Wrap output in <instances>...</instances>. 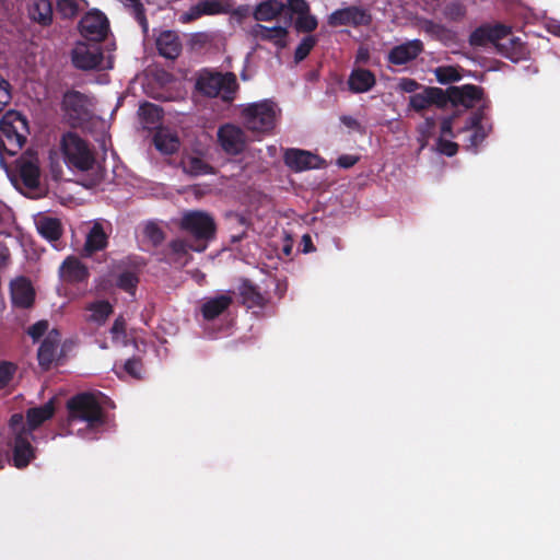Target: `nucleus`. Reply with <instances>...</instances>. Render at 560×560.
I'll return each mask as SVG.
<instances>
[{
  "label": "nucleus",
  "instance_id": "obj_60",
  "mask_svg": "<svg viewBox=\"0 0 560 560\" xmlns=\"http://www.w3.org/2000/svg\"><path fill=\"white\" fill-rule=\"evenodd\" d=\"M340 119H341L342 124L346 125L347 127H350V128L358 127V121L351 116H342Z\"/></svg>",
  "mask_w": 560,
  "mask_h": 560
},
{
  "label": "nucleus",
  "instance_id": "obj_26",
  "mask_svg": "<svg viewBox=\"0 0 560 560\" xmlns=\"http://www.w3.org/2000/svg\"><path fill=\"white\" fill-rule=\"evenodd\" d=\"M254 33L260 39L271 42L279 48H283L287 46L288 30L285 27H268L257 24L254 28Z\"/></svg>",
  "mask_w": 560,
  "mask_h": 560
},
{
  "label": "nucleus",
  "instance_id": "obj_18",
  "mask_svg": "<svg viewBox=\"0 0 560 560\" xmlns=\"http://www.w3.org/2000/svg\"><path fill=\"white\" fill-rule=\"evenodd\" d=\"M35 298L34 289L25 278H18L11 282V300L15 307H31Z\"/></svg>",
  "mask_w": 560,
  "mask_h": 560
},
{
  "label": "nucleus",
  "instance_id": "obj_33",
  "mask_svg": "<svg viewBox=\"0 0 560 560\" xmlns=\"http://www.w3.org/2000/svg\"><path fill=\"white\" fill-rule=\"evenodd\" d=\"M184 171L190 175L198 176L212 172V167L202 159L197 156H188L183 161Z\"/></svg>",
  "mask_w": 560,
  "mask_h": 560
},
{
  "label": "nucleus",
  "instance_id": "obj_21",
  "mask_svg": "<svg viewBox=\"0 0 560 560\" xmlns=\"http://www.w3.org/2000/svg\"><path fill=\"white\" fill-rule=\"evenodd\" d=\"M60 278L66 282H81L86 279L88 268L75 257H68L59 268Z\"/></svg>",
  "mask_w": 560,
  "mask_h": 560
},
{
  "label": "nucleus",
  "instance_id": "obj_61",
  "mask_svg": "<svg viewBox=\"0 0 560 560\" xmlns=\"http://www.w3.org/2000/svg\"><path fill=\"white\" fill-rule=\"evenodd\" d=\"M357 59L359 61L365 62L369 59V50L366 48H360L358 50Z\"/></svg>",
  "mask_w": 560,
  "mask_h": 560
},
{
  "label": "nucleus",
  "instance_id": "obj_43",
  "mask_svg": "<svg viewBox=\"0 0 560 560\" xmlns=\"http://www.w3.org/2000/svg\"><path fill=\"white\" fill-rule=\"evenodd\" d=\"M139 115L148 118L145 127L149 128L160 119V109L153 104H144L140 106Z\"/></svg>",
  "mask_w": 560,
  "mask_h": 560
},
{
  "label": "nucleus",
  "instance_id": "obj_15",
  "mask_svg": "<svg viewBox=\"0 0 560 560\" xmlns=\"http://www.w3.org/2000/svg\"><path fill=\"white\" fill-rule=\"evenodd\" d=\"M62 105L70 119L82 120L89 116L91 101L86 95L71 91L65 94Z\"/></svg>",
  "mask_w": 560,
  "mask_h": 560
},
{
  "label": "nucleus",
  "instance_id": "obj_38",
  "mask_svg": "<svg viewBox=\"0 0 560 560\" xmlns=\"http://www.w3.org/2000/svg\"><path fill=\"white\" fill-rule=\"evenodd\" d=\"M490 34V26H481L471 33L469 43L471 46H487L491 44Z\"/></svg>",
  "mask_w": 560,
  "mask_h": 560
},
{
  "label": "nucleus",
  "instance_id": "obj_58",
  "mask_svg": "<svg viewBox=\"0 0 560 560\" xmlns=\"http://www.w3.org/2000/svg\"><path fill=\"white\" fill-rule=\"evenodd\" d=\"M424 31L428 32V33H431V34H439L440 32L443 31L442 26H440L439 24H435L431 21H427L424 23Z\"/></svg>",
  "mask_w": 560,
  "mask_h": 560
},
{
  "label": "nucleus",
  "instance_id": "obj_36",
  "mask_svg": "<svg viewBox=\"0 0 560 560\" xmlns=\"http://www.w3.org/2000/svg\"><path fill=\"white\" fill-rule=\"evenodd\" d=\"M170 247L172 249V252L176 255H185L187 254L189 250H195V252H203L206 250L207 248V245L206 244H190L188 243L187 241L185 240H180V238H177V240H174L171 244H170Z\"/></svg>",
  "mask_w": 560,
  "mask_h": 560
},
{
  "label": "nucleus",
  "instance_id": "obj_55",
  "mask_svg": "<svg viewBox=\"0 0 560 560\" xmlns=\"http://www.w3.org/2000/svg\"><path fill=\"white\" fill-rule=\"evenodd\" d=\"M399 90L407 93H412L418 90L419 83L413 79L402 78L398 83Z\"/></svg>",
  "mask_w": 560,
  "mask_h": 560
},
{
  "label": "nucleus",
  "instance_id": "obj_40",
  "mask_svg": "<svg viewBox=\"0 0 560 560\" xmlns=\"http://www.w3.org/2000/svg\"><path fill=\"white\" fill-rule=\"evenodd\" d=\"M316 44L314 36H306L302 39L294 52V59L296 62L302 61Z\"/></svg>",
  "mask_w": 560,
  "mask_h": 560
},
{
  "label": "nucleus",
  "instance_id": "obj_27",
  "mask_svg": "<svg viewBox=\"0 0 560 560\" xmlns=\"http://www.w3.org/2000/svg\"><path fill=\"white\" fill-rule=\"evenodd\" d=\"M349 88L355 93H364L375 84L374 74L366 69H355L351 72L348 81Z\"/></svg>",
  "mask_w": 560,
  "mask_h": 560
},
{
  "label": "nucleus",
  "instance_id": "obj_17",
  "mask_svg": "<svg viewBox=\"0 0 560 560\" xmlns=\"http://www.w3.org/2000/svg\"><path fill=\"white\" fill-rule=\"evenodd\" d=\"M233 302V293L221 292L205 300L201 305V314L205 319L211 320L225 312Z\"/></svg>",
  "mask_w": 560,
  "mask_h": 560
},
{
  "label": "nucleus",
  "instance_id": "obj_23",
  "mask_svg": "<svg viewBox=\"0 0 560 560\" xmlns=\"http://www.w3.org/2000/svg\"><path fill=\"white\" fill-rule=\"evenodd\" d=\"M28 18L43 25H49L52 21V7L49 0H30L27 5Z\"/></svg>",
  "mask_w": 560,
  "mask_h": 560
},
{
  "label": "nucleus",
  "instance_id": "obj_3",
  "mask_svg": "<svg viewBox=\"0 0 560 560\" xmlns=\"http://www.w3.org/2000/svg\"><path fill=\"white\" fill-rule=\"evenodd\" d=\"M26 118L16 110L7 112L0 119V163H3V152L16 154L23 147L28 135Z\"/></svg>",
  "mask_w": 560,
  "mask_h": 560
},
{
  "label": "nucleus",
  "instance_id": "obj_1",
  "mask_svg": "<svg viewBox=\"0 0 560 560\" xmlns=\"http://www.w3.org/2000/svg\"><path fill=\"white\" fill-rule=\"evenodd\" d=\"M55 412L54 401L49 400L40 407L31 408L26 412V420L21 413H15L9 422L10 446L13 451L14 466L26 467L35 457L33 431L43 422L50 419Z\"/></svg>",
  "mask_w": 560,
  "mask_h": 560
},
{
  "label": "nucleus",
  "instance_id": "obj_44",
  "mask_svg": "<svg viewBox=\"0 0 560 560\" xmlns=\"http://www.w3.org/2000/svg\"><path fill=\"white\" fill-rule=\"evenodd\" d=\"M143 234L153 245H158L164 240L163 231L152 222L145 224Z\"/></svg>",
  "mask_w": 560,
  "mask_h": 560
},
{
  "label": "nucleus",
  "instance_id": "obj_50",
  "mask_svg": "<svg viewBox=\"0 0 560 560\" xmlns=\"http://www.w3.org/2000/svg\"><path fill=\"white\" fill-rule=\"evenodd\" d=\"M124 369L132 377L139 378L141 376L142 366L140 361L136 359L127 360L125 362Z\"/></svg>",
  "mask_w": 560,
  "mask_h": 560
},
{
  "label": "nucleus",
  "instance_id": "obj_52",
  "mask_svg": "<svg viewBox=\"0 0 560 560\" xmlns=\"http://www.w3.org/2000/svg\"><path fill=\"white\" fill-rule=\"evenodd\" d=\"M47 328L48 323L46 320H39L36 324L32 325L28 328L27 332L34 340H37L46 332Z\"/></svg>",
  "mask_w": 560,
  "mask_h": 560
},
{
  "label": "nucleus",
  "instance_id": "obj_39",
  "mask_svg": "<svg viewBox=\"0 0 560 560\" xmlns=\"http://www.w3.org/2000/svg\"><path fill=\"white\" fill-rule=\"evenodd\" d=\"M294 25L300 32H312L317 27V20L308 11L307 13L296 16Z\"/></svg>",
  "mask_w": 560,
  "mask_h": 560
},
{
  "label": "nucleus",
  "instance_id": "obj_62",
  "mask_svg": "<svg viewBox=\"0 0 560 560\" xmlns=\"http://www.w3.org/2000/svg\"><path fill=\"white\" fill-rule=\"evenodd\" d=\"M9 256L8 249H0V265L4 264Z\"/></svg>",
  "mask_w": 560,
  "mask_h": 560
},
{
  "label": "nucleus",
  "instance_id": "obj_16",
  "mask_svg": "<svg viewBox=\"0 0 560 560\" xmlns=\"http://www.w3.org/2000/svg\"><path fill=\"white\" fill-rule=\"evenodd\" d=\"M16 166L19 174L26 187L36 188L39 185L40 172L38 160L33 153L26 152L23 154L16 161Z\"/></svg>",
  "mask_w": 560,
  "mask_h": 560
},
{
  "label": "nucleus",
  "instance_id": "obj_13",
  "mask_svg": "<svg viewBox=\"0 0 560 560\" xmlns=\"http://www.w3.org/2000/svg\"><path fill=\"white\" fill-rule=\"evenodd\" d=\"M284 162L295 172L319 168L324 164V161L318 155L301 149L285 150Z\"/></svg>",
  "mask_w": 560,
  "mask_h": 560
},
{
  "label": "nucleus",
  "instance_id": "obj_54",
  "mask_svg": "<svg viewBox=\"0 0 560 560\" xmlns=\"http://www.w3.org/2000/svg\"><path fill=\"white\" fill-rule=\"evenodd\" d=\"M125 327H126V323H125L124 318L122 317L116 318V320L110 329V334H112L114 340L119 341L121 339V337L125 334Z\"/></svg>",
  "mask_w": 560,
  "mask_h": 560
},
{
  "label": "nucleus",
  "instance_id": "obj_37",
  "mask_svg": "<svg viewBox=\"0 0 560 560\" xmlns=\"http://www.w3.org/2000/svg\"><path fill=\"white\" fill-rule=\"evenodd\" d=\"M81 0H57V12L66 19L74 18L80 11Z\"/></svg>",
  "mask_w": 560,
  "mask_h": 560
},
{
  "label": "nucleus",
  "instance_id": "obj_45",
  "mask_svg": "<svg viewBox=\"0 0 560 560\" xmlns=\"http://www.w3.org/2000/svg\"><path fill=\"white\" fill-rule=\"evenodd\" d=\"M444 15L448 20L460 21L466 15V8L462 3L452 2L445 8Z\"/></svg>",
  "mask_w": 560,
  "mask_h": 560
},
{
  "label": "nucleus",
  "instance_id": "obj_2",
  "mask_svg": "<svg viewBox=\"0 0 560 560\" xmlns=\"http://www.w3.org/2000/svg\"><path fill=\"white\" fill-rule=\"evenodd\" d=\"M68 424L71 432L84 434L102 427L105 416L101 407L98 396L91 393H82L72 397L68 404Z\"/></svg>",
  "mask_w": 560,
  "mask_h": 560
},
{
  "label": "nucleus",
  "instance_id": "obj_63",
  "mask_svg": "<svg viewBox=\"0 0 560 560\" xmlns=\"http://www.w3.org/2000/svg\"><path fill=\"white\" fill-rule=\"evenodd\" d=\"M303 242L305 244L304 252H306V253L310 252L311 248L308 247V244H311V236L307 234L303 235Z\"/></svg>",
  "mask_w": 560,
  "mask_h": 560
},
{
  "label": "nucleus",
  "instance_id": "obj_7",
  "mask_svg": "<svg viewBox=\"0 0 560 560\" xmlns=\"http://www.w3.org/2000/svg\"><path fill=\"white\" fill-rule=\"evenodd\" d=\"M61 147L65 161L69 166L81 171L92 167L94 158L88 144L80 137L74 133L63 136Z\"/></svg>",
  "mask_w": 560,
  "mask_h": 560
},
{
  "label": "nucleus",
  "instance_id": "obj_11",
  "mask_svg": "<svg viewBox=\"0 0 560 560\" xmlns=\"http://www.w3.org/2000/svg\"><path fill=\"white\" fill-rule=\"evenodd\" d=\"M81 34L89 40L101 42L103 40L108 31V20L100 11H91L86 13L80 22Z\"/></svg>",
  "mask_w": 560,
  "mask_h": 560
},
{
  "label": "nucleus",
  "instance_id": "obj_30",
  "mask_svg": "<svg viewBox=\"0 0 560 560\" xmlns=\"http://www.w3.org/2000/svg\"><path fill=\"white\" fill-rule=\"evenodd\" d=\"M36 229L43 237L50 242L57 241L62 233L60 221L51 217H39L36 220Z\"/></svg>",
  "mask_w": 560,
  "mask_h": 560
},
{
  "label": "nucleus",
  "instance_id": "obj_14",
  "mask_svg": "<svg viewBox=\"0 0 560 560\" xmlns=\"http://www.w3.org/2000/svg\"><path fill=\"white\" fill-rule=\"evenodd\" d=\"M423 51V43L420 39L407 40L393 47L387 60L395 66H402L415 60Z\"/></svg>",
  "mask_w": 560,
  "mask_h": 560
},
{
  "label": "nucleus",
  "instance_id": "obj_57",
  "mask_svg": "<svg viewBox=\"0 0 560 560\" xmlns=\"http://www.w3.org/2000/svg\"><path fill=\"white\" fill-rule=\"evenodd\" d=\"M358 160L359 159L355 155L343 154V155L338 158L337 164L340 167L349 168V167L353 166L358 162Z\"/></svg>",
  "mask_w": 560,
  "mask_h": 560
},
{
  "label": "nucleus",
  "instance_id": "obj_6",
  "mask_svg": "<svg viewBox=\"0 0 560 560\" xmlns=\"http://www.w3.org/2000/svg\"><path fill=\"white\" fill-rule=\"evenodd\" d=\"M73 65L82 70H108L113 68V57L104 56L96 45L79 43L72 50Z\"/></svg>",
  "mask_w": 560,
  "mask_h": 560
},
{
  "label": "nucleus",
  "instance_id": "obj_8",
  "mask_svg": "<svg viewBox=\"0 0 560 560\" xmlns=\"http://www.w3.org/2000/svg\"><path fill=\"white\" fill-rule=\"evenodd\" d=\"M182 228L195 237L197 244H208L215 235L214 219L203 211H188L182 218Z\"/></svg>",
  "mask_w": 560,
  "mask_h": 560
},
{
  "label": "nucleus",
  "instance_id": "obj_19",
  "mask_svg": "<svg viewBox=\"0 0 560 560\" xmlns=\"http://www.w3.org/2000/svg\"><path fill=\"white\" fill-rule=\"evenodd\" d=\"M481 89L471 84L454 86L450 90V100L456 105L472 107L481 98Z\"/></svg>",
  "mask_w": 560,
  "mask_h": 560
},
{
  "label": "nucleus",
  "instance_id": "obj_10",
  "mask_svg": "<svg viewBox=\"0 0 560 560\" xmlns=\"http://www.w3.org/2000/svg\"><path fill=\"white\" fill-rule=\"evenodd\" d=\"M217 137L222 150L232 155L241 153L247 143V135L243 128L231 122L219 127Z\"/></svg>",
  "mask_w": 560,
  "mask_h": 560
},
{
  "label": "nucleus",
  "instance_id": "obj_12",
  "mask_svg": "<svg viewBox=\"0 0 560 560\" xmlns=\"http://www.w3.org/2000/svg\"><path fill=\"white\" fill-rule=\"evenodd\" d=\"M110 224L103 221H94L85 235L83 252L85 256H91L95 252L103 250L108 244V234Z\"/></svg>",
  "mask_w": 560,
  "mask_h": 560
},
{
  "label": "nucleus",
  "instance_id": "obj_9",
  "mask_svg": "<svg viewBox=\"0 0 560 560\" xmlns=\"http://www.w3.org/2000/svg\"><path fill=\"white\" fill-rule=\"evenodd\" d=\"M372 16L366 9L351 5L338 9L329 14L327 23L332 27L338 26H366L371 23Z\"/></svg>",
  "mask_w": 560,
  "mask_h": 560
},
{
  "label": "nucleus",
  "instance_id": "obj_35",
  "mask_svg": "<svg viewBox=\"0 0 560 560\" xmlns=\"http://www.w3.org/2000/svg\"><path fill=\"white\" fill-rule=\"evenodd\" d=\"M436 80L441 84H448L460 80L458 70L452 66H442L434 69Z\"/></svg>",
  "mask_w": 560,
  "mask_h": 560
},
{
  "label": "nucleus",
  "instance_id": "obj_25",
  "mask_svg": "<svg viewBox=\"0 0 560 560\" xmlns=\"http://www.w3.org/2000/svg\"><path fill=\"white\" fill-rule=\"evenodd\" d=\"M155 148L163 154H173L179 148V139L176 132L166 128L159 129L153 138Z\"/></svg>",
  "mask_w": 560,
  "mask_h": 560
},
{
  "label": "nucleus",
  "instance_id": "obj_48",
  "mask_svg": "<svg viewBox=\"0 0 560 560\" xmlns=\"http://www.w3.org/2000/svg\"><path fill=\"white\" fill-rule=\"evenodd\" d=\"M15 373V366L12 363H0V389L10 384Z\"/></svg>",
  "mask_w": 560,
  "mask_h": 560
},
{
  "label": "nucleus",
  "instance_id": "obj_31",
  "mask_svg": "<svg viewBox=\"0 0 560 560\" xmlns=\"http://www.w3.org/2000/svg\"><path fill=\"white\" fill-rule=\"evenodd\" d=\"M283 9L284 4L278 0H265L255 8L254 18L257 21H271L276 19Z\"/></svg>",
  "mask_w": 560,
  "mask_h": 560
},
{
  "label": "nucleus",
  "instance_id": "obj_49",
  "mask_svg": "<svg viewBox=\"0 0 560 560\" xmlns=\"http://www.w3.org/2000/svg\"><path fill=\"white\" fill-rule=\"evenodd\" d=\"M202 15H203V13H202L201 7H200V4L198 2L197 4L190 7L188 11L184 12L179 16V21L183 22V23H188L190 21L199 19Z\"/></svg>",
  "mask_w": 560,
  "mask_h": 560
},
{
  "label": "nucleus",
  "instance_id": "obj_41",
  "mask_svg": "<svg viewBox=\"0 0 560 560\" xmlns=\"http://www.w3.org/2000/svg\"><path fill=\"white\" fill-rule=\"evenodd\" d=\"M490 32L491 44L495 46L497 49L500 46V44L503 43L511 35L510 27L504 25L490 26Z\"/></svg>",
  "mask_w": 560,
  "mask_h": 560
},
{
  "label": "nucleus",
  "instance_id": "obj_56",
  "mask_svg": "<svg viewBox=\"0 0 560 560\" xmlns=\"http://www.w3.org/2000/svg\"><path fill=\"white\" fill-rule=\"evenodd\" d=\"M439 150L441 153L452 156L457 152V144L455 142L441 139L439 141Z\"/></svg>",
  "mask_w": 560,
  "mask_h": 560
},
{
  "label": "nucleus",
  "instance_id": "obj_20",
  "mask_svg": "<svg viewBox=\"0 0 560 560\" xmlns=\"http://www.w3.org/2000/svg\"><path fill=\"white\" fill-rule=\"evenodd\" d=\"M159 54L167 59H175L182 49L178 35L173 31H163L156 37Z\"/></svg>",
  "mask_w": 560,
  "mask_h": 560
},
{
  "label": "nucleus",
  "instance_id": "obj_51",
  "mask_svg": "<svg viewBox=\"0 0 560 560\" xmlns=\"http://www.w3.org/2000/svg\"><path fill=\"white\" fill-rule=\"evenodd\" d=\"M10 100L9 83L0 75V112L9 104Z\"/></svg>",
  "mask_w": 560,
  "mask_h": 560
},
{
  "label": "nucleus",
  "instance_id": "obj_28",
  "mask_svg": "<svg viewBox=\"0 0 560 560\" xmlns=\"http://www.w3.org/2000/svg\"><path fill=\"white\" fill-rule=\"evenodd\" d=\"M490 130L491 126L482 124L480 115H474L470 118L469 126L466 128V131L469 132L467 139L469 147L477 148L486 139Z\"/></svg>",
  "mask_w": 560,
  "mask_h": 560
},
{
  "label": "nucleus",
  "instance_id": "obj_64",
  "mask_svg": "<svg viewBox=\"0 0 560 560\" xmlns=\"http://www.w3.org/2000/svg\"><path fill=\"white\" fill-rule=\"evenodd\" d=\"M284 252H285V254H287V255H289V254H290V252H291V247H290V246H285V247H284Z\"/></svg>",
  "mask_w": 560,
  "mask_h": 560
},
{
  "label": "nucleus",
  "instance_id": "obj_42",
  "mask_svg": "<svg viewBox=\"0 0 560 560\" xmlns=\"http://www.w3.org/2000/svg\"><path fill=\"white\" fill-rule=\"evenodd\" d=\"M199 4L203 15H213L226 12L225 5L218 0H202Z\"/></svg>",
  "mask_w": 560,
  "mask_h": 560
},
{
  "label": "nucleus",
  "instance_id": "obj_53",
  "mask_svg": "<svg viewBox=\"0 0 560 560\" xmlns=\"http://www.w3.org/2000/svg\"><path fill=\"white\" fill-rule=\"evenodd\" d=\"M288 7L298 16L310 11V5L305 0H289Z\"/></svg>",
  "mask_w": 560,
  "mask_h": 560
},
{
  "label": "nucleus",
  "instance_id": "obj_22",
  "mask_svg": "<svg viewBox=\"0 0 560 560\" xmlns=\"http://www.w3.org/2000/svg\"><path fill=\"white\" fill-rule=\"evenodd\" d=\"M410 106L416 110H422L433 104L445 103L443 91L438 88L425 89L422 93H417L410 96Z\"/></svg>",
  "mask_w": 560,
  "mask_h": 560
},
{
  "label": "nucleus",
  "instance_id": "obj_24",
  "mask_svg": "<svg viewBox=\"0 0 560 560\" xmlns=\"http://www.w3.org/2000/svg\"><path fill=\"white\" fill-rule=\"evenodd\" d=\"M58 346L59 332L54 329L46 336L38 349V361L43 368H49L56 357Z\"/></svg>",
  "mask_w": 560,
  "mask_h": 560
},
{
  "label": "nucleus",
  "instance_id": "obj_32",
  "mask_svg": "<svg viewBox=\"0 0 560 560\" xmlns=\"http://www.w3.org/2000/svg\"><path fill=\"white\" fill-rule=\"evenodd\" d=\"M240 294L243 303L249 308L256 306L260 307L266 303L264 294L249 281L242 282L240 287Z\"/></svg>",
  "mask_w": 560,
  "mask_h": 560
},
{
  "label": "nucleus",
  "instance_id": "obj_34",
  "mask_svg": "<svg viewBox=\"0 0 560 560\" xmlns=\"http://www.w3.org/2000/svg\"><path fill=\"white\" fill-rule=\"evenodd\" d=\"M90 319L98 324L104 323L106 318L112 314L113 308L108 302L100 301L91 305Z\"/></svg>",
  "mask_w": 560,
  "mask_h": 560
},
{
  "label": "nucleus",
  "instance_id": "obj_4",
  "mask_svg": "<svg viewBox=\"0 0 560 560\" xmlns=\"http://www.w3.org/2000/svg\"><path fill=\"white\" fill-rule=\"evenodd\" d=\"M279 113L278 106L269 100L240 106V114L245 128L259 135L269 133L276 127Z\"/></svg>",
  "mask_w": 560,
  "mask_h": 560
},
{
  "label": "nucleus",
  "instance_id": "obj_59",
  "mask_svg": "<svg viewBox=\"0 0 560 560\" xmlns=\"http://www.w3.org/2000/svg\"><path fill=\"white\" fill-rule=\"evenodd\" d=\"M441 132L442 135H451L452 133V118H445L441 124Z\"/></svg>",
  "mask_w": 560,
  "mask_h": 560
},
{
  "label": "nucleus",
  "instance_id": "obj_46",
  "mask_svg": "<svg viewBox=\"0 0 560 560\" xmlns=\"http://www.w3.org/2000/svg\"><path fill=\"white\" fill-rule=\"evenodd\" d=\"M13 220L11 209L0 201V234H7Z\"/></svg>",
  "mask_w": 560,
  "mask_h": 560
},
{
  "label": "nucleus",
  "instance_id": "obj_5",
  "mask_svg": "<svg viewBox=\"0 0 560 560\" xmlns=\"http://www.w3.org/2000/svg\"><path fill=\"white\" fill-rule=\"evenodd\" d=\"M198 90L209 96H221L223 101H232L237 90L236 78L233 73H202L197 80Z\"/></svg>",
  "mask_w": 560,
  "mask_h": 560
},
{
  "label": "nucleus",
  "instance_id": "obj_47",
  "mask_svg": "<svg viewBox=\"0 0 560 560\" xmlns=\"http://www.w3.org/2000/svg\"><path fill=\"white\" fill-rule=\"evenodd\" d=\"M137 282L138 278L133 272L125 271L119 276L117 284L119 288L131 292L136 288Z\"/></svg>",
  "mask_w": 560,
  "mask_h": 560
},
{
  "label": "nucleus",
  "instance_id": "obj_29",
  "mask_svg": "<svg viewBox=\"0 0 560 560\" xmlns=\"http://www.w3.org/2000/svg\"><path fill=\"white\" fill-rule=\"evenodd\" d=\"M498 51L512 61H518L526 56V48L523 42L512 34L500 44Z\"/></svg>",
  "mask_w": 560,
  "mask_h": 560
}]
</instances>
